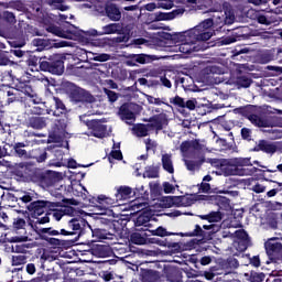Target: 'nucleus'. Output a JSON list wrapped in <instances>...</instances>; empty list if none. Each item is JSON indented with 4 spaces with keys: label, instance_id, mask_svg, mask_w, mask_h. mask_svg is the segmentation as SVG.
I'll return each mask as SVG.
<instances>
[{
    "label": "nucleus",
    "instance_id": "603ef678",
    "mask_svg": "<svg viewBox=\"0 0 282 282\" xmlns=\"http://www.w3.org/2000/svg\"><path fill=\"white\" fill-rule=\"evenodd\" d=\"M11 263L12 265H25V263H28V256L25 254L12 256Z\"/></svg>",
    "mask_w": 282,
    "mask_h": 282
},
{
    "label": "nucleus",
    "instance_id": "aec40b11",
    "mask_svg": "<svg viewBox=\"0 0 282 282\" xmlns=\"http://www.w3.org/2000/svg\"><path fill=\"white\" fill-rule=\"evenodd\" d=\"M163 272H164L166 281L183 282L184 273L182 272V269H180L177 267L164 265Z\"/></svg>",
    "mask_w": 282,
    "mask_h": 282
},
{
    "label": "nucleus",
    "instance_id": "9b49d317",
    "mask_svg": "<svg viewBox=\"0 0 282 282\" xmlns=\"http://www.w3.org/2000/svg\"><path fill=\"white\" fill-rule=\"evenodd\" d=\"M72 23L65 22L63 26H58L54 23L46 24L45 30L50 34H54V36H58L59 39H69V34H72Z\"/></svg>",
    "mask_w": 282,
    "mask_h": 282
},
{
    "label": "nucleus",
    "instance_id": "a211bd4d",
    "mask_svg": "<svg viewBox=\"0 0 282 282\" xmlns=\"http://www.w3.org/2000/svg\"><path fill=\"white\" fill-rule=\"evenodd\" d=\"M32 45L37 47L36 52H43V50H52V47H65V42L54 43V40L35 37Z\"/></svg>",
    "mask_w": 282,
    "mask_h": 282
},
{
    "label": "nucleus",
    "instance_id": "338daca9",
    "mask_svg": "<svg viewBox=\"0 0 282 282\" xmlns=\"http://www.w3.org/2000/svg\"><path fill=\"white\" fill-rule=\"evenodd\" d=\"M265 70L270 72V76H281L282 74V67L281 66H272L268 65L265 66Z\"/></svg>",
    "mask_w": 282,
    "mask_h": 282
},
{
    "label": "nucleus",
    "instance_id": "79ce46f5",
    "mask_svg": "<svg viewBox=\"0 0 282 282\" xmlns=\"http://www.w3.org/2000/svg\"><path fill=\"white\" fill-rule=\"evenodd\" d=\"M65 129H67V121H65V119H56L53 126L54 135L65 133Z\"/></svg>",
    "mask_w": 282,
    "mask_h": 282
},
{
    "label": "nucleus",
    "instance_id": "864d4df0",
    "mask_svg": "<svg viewBox=\"0 0 282 282\" xmlns=\"http://www.w3.org/2000/svg\"><path fill=\"white\" fill-rule=\"evenodd\" d=\"M225 24L232 25L235 23V11L230 8L225 9Z\"/></svg>",
    "mask_w": 282,
    "mask_h": 282
},
{
    "label": "nucleus",
    "instance_id": "a18cd8bd",
    "mask_svg": "<svg viewBox=\"0 0 282 282\" xmlns=\"http://www.w3.org/2000/svg\"><path fill=\"white\" fill-rule=\"evenodd\" d=\"M147 237L149 236L135 231L130 235V241L135 246H144V243H147Z\"/></svg>",
    "mask_w": 282,
    "mask_h": 282
},
{
    "label": "nucleus",
    "instance_id": "de8ad7c7",
    "mask_svg": "<svg viewBox=\"0 0 282 282\" xmlns=\"http://www.w3.org/2000/svg\"><path fill=\"white\" fill-rule=\"evenodd\" d=\"M236 85L238 87H242L245 89H248L252 85V79L246 75L238 76L236 79Z\"/></svg>",
    "mask_w": 282,
    "mask_h": 282
},
{
    "label": "nucleus",
    "instance_id": "680f3d73",
    "mask_svg": "<svg viewBox=\"0 0 282 282\" xmlns=\"http://www.w3.org/2000/svg\"><path fill=\"white\" fill-rule=\"evenodd\" d=\"M271 1L272 6H279L281 3V0H248L249 3H252V6H267Z\"/></svg>",
    "mask_w": 282,
    "mask_h": 282
},
{
    "label": "nucleus",
    "instance_id": "13d9d810",
    "mask_svg": "<svg viewBox=\"0 0 282 282\" xmlns=\"http://www.w3.org/2000/svg\"><path fill=\"white\" fill-rule=\"evenodd\" d=\"M85 202H88V204L90 206H93L94 208H101V199L100 196L96 197V196H85L84 197Z\"/></svg>",
    "mask_w": 282,
    "mask_h": 282
},
{
    "label": "nucleus",
    "instance_id": "a878e982",
    "mask_svg": "<svg viewBox=\"0 0 282 282\" xmlns=\"http://www.w3.org/2000/svg\"><path fill=\"white\" fill-rule=\"evenodd\" d=\"M105 17H107L109 21H120L122 19V12L116 3L108 2L105 4Z\"/></svg>",
    "mask_w": 282,
    "mask_h": 282
},
{
    "label": "nucleus",
    "instance_id": "f704fd0d",
    "mask_svg": "<svg viewBox=\"0 0 282 282\" xmlns=\"http://www.w3.org/2000/svg\"><path fill=\"white\" fill-rule=\"evenodd\" d=\"M11 45V50H10V54H13V56H17L18 58H23V56L25 54H28V52L21 50V47H24L25 42H18V41H12L10 42Z\"/></svg>",
    "mask_w": 282,
    "mask_h": 282
},
{
    "label": "nucleus",
    "instance_id": "393cba45",
    "mask_svg": "<svg viewBox=\"0 0 282 282\" xmlns=\"http://www.w3.org/2000/svg\"><path fill=\"white\" fill-rule=\"evenodd\" d=\"M148 127L150 129H155L156 131H162V129H164V124H166V122H169V119L166 118V113H159V115H154L152 117L149 118L148 120Z\"/></svg>",
    "mask_w": 282,
    "mask_h": 282
},
{
    "label": "nucleus",
    "instance_id": "39448f33",
    "mask_svg": "<svg viewBox=\"0 0 282 282\" xmlns=\"http://www.w3.org/2000/svg\"><path fill=\"white\" fill-rule=\"evenodd\" d=\"M41 72H47L54 76H63L65 72V59L59 54H53L51 56H43L41 62Z\"/></svg>",
    "mask_w": 282,
    "mask_h": 282
},
{
    "label": "nucleus",
    "instance_id": "0eeeda50",
    "mask_svg": "<svg viewBox=\"0 0 282 282\" xmlns=\"http://www.w3.org/2000/svg\"><path fill=\"white\" fill-rule=\"evenodd\" d=\"M115 197L117 202H124L126 199H131V197H135V199H144L145 197H149V193L144 191V186L133 189L127 185H121L118 187Z\"/></svg>",
    "mask_w": 282,
    "mask_h": 282
},
{
    "label": "nucleus",
    "instance_id": "f8f14e48",
    "mask_svg": "<svg viewBox=\"0 0 282 282\" xmlns=\"http://www.w3.org/2000/svg\"><path fill=\"white\" fill-rule=\"evenodd\" d=\"M122 32V25L120 23H110L107 25H104L101 28V31L91 29L89 31H86V36H105V34H120Z\"/></svg>",
    "mask_w": 282,
    "mask_h": 282
},
{
    "label": "nucleus",
    "instance_id": "09e8293b",
    "mask_svg": "<svg viewBox=\"0 0 282 282\" xmlns=\"http://www.w3.org/2000/svg\"><path fill=\"white\" fill-rule=\"evenodd\" d=\"M144 175L149 180H155V178L160 177V167L153 166V165L149 166V167H147Z\"/></svg>",
    "mask_w": 282,
    "mask_h": 282
},
{
    "label": "nucleus",
    "instance_id": "8fccbe9b",
    "mask_svg": "<svg viewBox=\"0 0 282 282\" xmlns=\"http://www.w3.org/2000/svg\"><path fill=\"white\" fill-rule=\"evenodd\" d=\"M274 61V53L272 51H267L259 56V63L261 65H268V63H272Z\"/></svg>",
    "mask_w": 282,
    "mask_h": 282
},
{
    "label": "nucleus",
    "instance_id": "c756f323",
    "mask_svg": "<svg viewBox=\"0 0 282 282\" xmlns=\"http://www.w3.org/2000/svg\"><path fill=\"white\" fill-rule=\"evenodd\" d=\"M26 65L31 67V72H41V63H43V56L34 54V52L29 53L25 61Z\"/></svg>",
    "mask_w": 282,
    "mask_h": 282
},
{
    "label": "nucleus",
    "instance_id": "2eb2a0df",
    "mask_svg": "<svg viewBox=\"0 0 282 282\" xmlns=\"http://www.w3.org/2000/svg\"><path fill=\"white\" fill-rule=\"evenodd\" d=\"M253 153H267V155H274L276 151H279V147H276V143L270 142L265 139H261L258 142H256V145L250 150Z\"/></svg>",
    "mask_w": 282,
    "mask_h": 282
},
{
    "label": "nucleus",
    "instance_id": "6ab92c4d",
    "mask_svg": "<svg viewBox=\"0 0 282 282\" xmlns=\"http://www.w3.org/2000/svg\"><path fill=\"white\" fill-rule=\"evenodd\" d=\"M220 171L225 175V177H230L232 175H246V170L226 160L221 162Z\"/></svg>",
    "mask_w": 282,
    "mask_h": 282
},
{
    "label": "nucleus",
    "instance_id": "3c124183",
    "mask_svg": "<svg viewBox=\"0 0 282 282\" xmlns=\"http://www.w3.org/2000/svg\"><path fill=\"white\" fill-rule=\"evenodd\" d=\"M205 232L210 235V241H213V239H215V235H217V232H219V226L210 224V225H204L203 226Z\"/></svg>",
    "mask_w": 282,
    "mask_h": 282
},
{
    "label": "nucleus",
    "instance_id": "774afa93",
    "mask_svg": "<svg viewBox=\"0 0 282 282\" xmlns=\"http://www.w3.org/2000/svg\"><path fill=\"white\" fill-rule=\"evenodd\" d=\"M226 265L229 269L228 272H230V270H237V268H239V260H237V258H228L226 261Z\"/></svg>",
    "mask_w": 282,
    "mask_h": 282
},
{
    "label": "nucleus",
    "instance_id": "2f4dec72",
    "mask_svg": "<svg viewBox=\"0 0 282 282\" xmlns=\"http://www.w3.org/2000/svg\"><path fill=\"white\" fill-rule=\"evenodd\" d=\"M18 91H21L24 94V96H28L29 98H36V91H34V88H32V82H19L17 84Z\"/></svg>",
    "mask_w": 282,
    "mask_h": 282
},
{
    "label": "nucleus",
    "instance_id": "9d476101",
    "mask_svg": "<svg viewBox=\"0 0 282 282\" xmlns=\"http://www.w3.org/2000/svg\"><path fill=\"white\" fill-rule=\"evenodd\" d=\"M32 111L34 115L29 117L28 127L37 131L45 129V127H47V118L41 116V113H43V109L41 107H34Z\"/></svg>",
    "mask_w": 282,
    "mask_h": 282
},
{
    "label": "nucleus",
    "instance_id": "6e6552de",
    "mask_svg": "<svg viewBox=\"0 0 282 282\" xmlns=\"http://www.w3.org/2000/svg\"><path fill=\"white\" fill-rule=\"evenodd\" d=\"M67 187L58 184V186H54L51 188V195L55 197L54 200H50L52 204V208H63V204H69L70 206H77L76 199L74 198H65V193Z\"/></svg>",
    "mask_w": 282,
    "mask_h": 282
},
{
    "label": "nucleus",
    "instance_id": "e2e57ef3",
    "mask_svg": "<svg viewBox=\"0 0 282 282\" xmlns=\"http://www.w3.org/2000/svg\"><path fill=\"white\" fill-rule=\"evenodd\" d=\"M184 98L176 95L175 97L170 98V105H173L174 107L178 109H184Z\"/></svg>",
    "mask_w": 282,
    "mask_h": 282
},
{
    "label": "nucleus",
    "instance_id": "4be33fe9",
    "mask_svg": "<svg viewBox=\"0 0 282 282\" xmlns=\"http://www.w3.org/2000/svg\"><path fill=\"white\" fill-rule=\"evenodd\" d=\"M236 239H238V248L241 252H246L250 246H252V241L250 240V236L248 231L245 229L236 230L235 232Z\"/></svg>",
    "mask_w": 282,
    "mask_h": 282
},
{
    "label": "nucleus",
    "instance_id": "a19ab883",
    "mask_svg": "<svg viewBox=\"0 0 282 282\" xmlns=\"http://www.w3.org/2000/svg\"><path fill=\"white\" fill-rule=\"evenodd\" d=\"M137 138H147L149 135V126L144 123H138L132 128Z\"/></svg>",
    "mask_w": 282,
    "mask_h": 282
},
{
    "label": "nucleus",
    "instance_id": "e433bc0d",
    "mask_svg": "<svg viewBox=\"0 0 282 282\" xmlns=\"http://www.w3.org/2000/svg\"><path fill=\"white\" fill-rule=\"evenodd\" d=\"M36 221L32 225V228L35 232V235H39V230H46L47 228H43L41 226L45 224H50V213H46L44 217H35Z\"/></svg>",
    "mask_w": 282,
    "mask_h": 282
},
{
    "label": "nucleus",
    "instance_id": "bb28decb",
    "mask_svg": "<svg viewBox=\"0 0 282 282\" xmlns=\"http://www.w3.org/2000/svg\"><path fill=\"white\" fill-rule=\"evenodd\" d=\"M90 251L94 257H98L99 259H107V257L113 254V250L107 245H95L91 247Z\"/></svg>",
    "mask_w": 282,
    "mask_h": 282
},
{
    "label": "nucleus",
    "instance_id": "1a4fd4ad",
    "mask_svg": "<svg viewBox=\"0 0 282 282\" xmlns=\"http://www.w3.org/2000/svg\"><path fill=\"white\" fill-rule=\"evenodd\" d=\"M213 32L205 31L199 24L186 32L185 43H199V41H210Z\"/></svg>",
    "mask_w": 282,
    "mask_h": 282
},
{
    "label": "nucleus",
    "instance_id": "72a5a7b5",
    "mask_svg": "<svg viewBox=\"0 0 282 282\" xmlns=\"http://www.w3.org/2000/svg\"><path fill=\"white\" fill-rule=\"evenodd\" d=\"M184 12H186V10H184L183 8L174 9L173 11L167 12V13L160 12L158 14L156 19H158V21H173V19L184 14Z\"/></svg>",
    "mask_w": 282,
    "mask_h": 282
},
{
    "label": "nucleus",
    "instance_id": "b1692460",
    "mask_svg": "<svg viewBox=\"0 0 282 282\" xmlns=\"http://www.w3.org/2000/svg\"><path fill=\"white\" fill-rule=\"evenodd\" d=\"M140 107L138 104H123L119 108V116L121 120H135V112L134 109Z\"/></svg>",
    "mask_w": 282,
    "mask_h": 282
},
{
    "label": "nucleus",
    "instance_id": "49530a36",
    "mask_svg": "<svg viewBox=\"0 0 282 282\" xmlns=\"http://www.w3.org/2000/svg\"><path fill=\"white\" fill-rule=\"evenodd\" d=\"M251 124H254V127L259 128H268L270 127V121L263 117H259V115H256L251 120Z\"/></svg>",
    "mask_w": 282,
    "mask_h": 282
},
{
    "label": "nucleus",
    "instance_id": "7c9ffc66",
    "mask_svg": "<svg viewBox=\"0 0 282 282\" xmlns=\"http://www.w3.org/2000/svg\"><path fill=\"white\" fill-rule=\"evenodd\" d=\"M162 274L160 271H155L153 269H142L141 271V280L142 282H160Z\"/></svg>",
    "mask_w": 282,
    "mask_h": 282
},
{
    "label": "nucleus",
    "instance_id": "052dcab7",
    "mask_svg": "<svg viewBox=\"0 0 282 282\" xmlns=\"http://www.w3.org/2000/svg\"><path fill=\"white\" fill-rule=\"evenodd\" d=\"M8 99L7 102L8 105H12V102H19V98H21V96H19V89L15 90H9L7 93Z\"/></svg>",
    "mask_w": 282,
    "mask_h": 282
},
{
    "label": "nucleus",
    "instance_id": "423d86ee",
    "mask_svg": "<svg viewBox=\"0 0 282 282\" xmlns=\"http://www.w3.org/2000/svg\"><path fill=\"white\" fill-rule=\"evenodd\" d=\"M264 250L271 263H282V238L271 237L264 242Z\"/></svg>",
    "mask_w": 282,
    "mask_h": 282
},
{
    "label": "nucleus",
    "instance_id": "5701e85b",
    "mask_svg": "<svg viewBox=\"0 0 282 282\" xmlns=\"http://www.w3.org/2000/svg\"><path fill=\"white\" fill-rule=\"evenodd\" d=\"M180 237H202L200 240H198V243H208L210 241V234H207L206 230L202 229V226L196 225L195 229L189 232H180Z\"/></svg>",
    "mask_w": 282,
    "mask_h": 282
},
{
    "label": "nucleus",
    "instance_id": "0e129e2a",
    "mask_svg": "<svg viewBox=\"0 0 282 282\" xmlns=\"http://www.w3.org/2000/svg\"><path fill=\"white\" fill-rule=\"evenodd\" d=\"M240 135L246 142H252V129L246 127L241 128Z\"/></svg>",
    "mask_w": 282,
    "mask_h": 282
},
{
    "label": "nucleus",
    "instance_id": "ddd939ff",
    "mask_svg": "<svg viewBox=\"0 0 282 282\" xmlns=\"http://www.w3.org/2000/svg\"><path fill=\"white\" fill-rule=\"evenodd\" d=\"M37 180L42 188H54V186H58V173L54 171H46L39 174Z\"/></svg>",
    "mask_w": 282,
    "mask_h": 282
},
{
    "label": "nucleus",
    "instance_id": "5fc2aeb1",
    "mask_svg": "<svg viewBox=\"0 0 282 282\" xmlns=\"http://www.w3.org/2000/svg\"><path fill=\"white\" fill-rule=\"evenodd\" d=\"M241 40V35L235 33L232 35H228L221 40V45H231V43H237V41Z\"/></svg>",
    "mask_w": 282,
    "mask_h": 282
},
{
    "label": "nucleus",
    "instance_id": "bf43d9fd",
    "mask_svg": "<svg viewBox=\"0 0 282 282\" xmlns=\"http://www.w3.org/2000/svg\"><path fill=\"white\" fill-rule=\"evenodd\" d=\"M209 224H217L219 221H221V219H224V215L221 214V212H212L208 214Z\"/></svg>",
    "mask_w": 282,
    "mask_h": 282
},
{
    "label": "nucleus",
    "instance_id": "ea45409f",
    "mask_svg": "<svg viewBox=\"0 0 282 282\" xmlns=\"http://www.w3.org/2000/svg\"><path fill=\"white\" fill-rule=\"evenodd\" d=\"M161 162L164 171H166L170 174L175 173V167H173V160L171 159V154H163Z\"/></svg>",
    "mask_w": 282,
    "mask_h": 282
},
{
    "label": "nucleus",
    "instance_id": "58836bf2",
    "mask_svg": "<svg viewBox=\"0 0 282 282\" xmlns=\"http://www.w3.org/2000/svg\"><path fill=\"white\" fill-rule=\"evenodd\" d=\"M246 281L249 282H265V273L263 272H257V271H250L243 274Z\"/></svg>",
    "mask_w": 282,
    "mask_h": 282
},
{
    "label": "nucleus",
    "instance_id": "c9c22d12",
    "mask_svg": "<svg viewBox=\"0 0 282 282\" xmlns=\"http://www.w3.org/2000/svg\"><path fill=\"white\" fill-rule=\"evenodd\" d=\"M149 234L144 232L145 237H171V235L173 236H180V234H175V232H169L166 230V228L160 226L156 229H149L148 230Z\"/></svg>",
    "mask_w": 282,
    "mask_h": 282
},
{
    "label": "nucleus",
    "instance_id": "dca6fc26",
    "mask_svg": "<svg viewBox=\"0 0 282 282\" xmlns=\"http://www.w3.org/2000/svg\"><path fill=\"white\" fill-rule=\"evenodd\" d=\"M152 217L150 212L141 213L134 221L137 232H149Z\"/></svg>",
    "mask_w": 282,
    "mask_h": 282
},
{
    "label": "nucleus",
    "instance_id": "6e6d98bb",
    "mask_svg": "<svg viewBox=\"0 0 282 282\" xmlns=\"http://www.w3.org/2000/svg\"><path fill=\"white\" fill-rule=\"evenodd\" d=\"M161 246H164L165 248H171L172 250H174V252H180V250H182V246H180V242H173L169 239L163 240Z\"/></svg>",
    "mask_w": 282,
    "mask_h": 282
},
{
    "label": "nucleus",
    "instance_id": "20e7f679",
    "mask_svg": "<svg viewBox=\"0 0 282 282\" xmlns=\"http://www.w3.org/2000/svg\"><path fill=\"white\" fill-rule=\"evenodd\" d=\"M32 195L30 193L24 194L22 197L17 198L18 205L20 208H26L31 215V217H41L47 208H52L53 205L50 200H33Z\"/></svg>",
    "mask_w": 282,
    "mask_h": 282
},
{
    "label": "nucleus",
    "instance_id": "cd10ccee",
    "mask_svg": "<svg viewBox=\"0 0 282 282\" xmlns=\"http://www.w3.org/2000/svg\"><path fill=\"white\" fill-rule=\"evenodd\" d=\"M51 102L52 106H50V111H53V116L58 117L67 113V107H65V104L61 98L53 96Z\"/></svg>",
    "mask_w": 282,
    "mask_h": 282
},
{
    "label": "nucleus",
    "instance_id": "473e14b6",
    "mask_svg": "<svg viewBox=\"0 0 282 282\" xmlns=\"http://www.w3.org/2000/svg\"><path fill=\"white\" fill-rule=\"evenodd\" d=\"M99 199H101V210H108L110 215H113V210H110L109 208L117 206L119 200L116 199V196L115 198H111L101 194L99 195Z\"/></svg>",
    "mask_w": 282,
    "mask_h": 282
},
{
    "label": "nucleus",
    "instance_id": "4468645a",
    "mask_svg": "<svg viewBox=\"0 0 282 282\" xmlns=\"http://www.w3.org/2000/svg\"><path fill=\"white\" fill-rule=\"evenodd\" d=\"M50 230H56V229H54V227H47V229H37V236L42 241H45L46 243H48L50 246H54L55 248L64 246L63 240L58 238H52V237H58L59 234H51Z\"/></svg>",
    "mask_w": 282,
    "mask_h": 282
},
{
    "label": "nucleus",
    "instance_id": "f257e3e1",
    "mask_svg": "<svg viewBox=\"0 0 282 282\" xmlns=\"http://www.w3.org/2000/svg\"><path fill=\"white\" fill-rule=\"evenodd\" d=\"M101 224L107 226L108 229L95 228L87 229V232H91V236L95 239H113L116 235H122V230H124V219L118 216H111L107 214H102L100 217Z\"/></svg>",
    "mask_w": 282,
    "mask_h": 282
},
{
    "label": "nucleus",
    "instance_id": "4c0bfd02",
    "mask_svg": "<svg viewBox=\"0 0 282 282\" xmlns=\"http://www.w3.org/2000/svg\"><path fill=\"white\" fill-rule=\"evenodd\" d=\"M240 113L247 118V120L253 119L259 113V107L253 105H248L243 108H240Z\"/></svg>",
    "mask_w": 282,
    "mask_h": 282
},
{
    "label": "nucleus",
    "instance_id": "7ed1b4c3",
    "mask_svg": "<svg viewBox=\"0 0 282 282\" xmlns=\"http://www.w3.org/2000/svg\"><path fill=\"white\" fill-rule=\"evenodd\" d=\"M61 89L68 96L69 102L75 105V107H89V105L96 102V97H94L89 90L76 86L74 83L63 82Z\"/></svg>",
    "mask_w": 282,
    "mask_h": 282
},
{
    "label": "nucleus",
    "instance_id": "37998d69",
    "mask_svg": "<svg viewBox=\"0 0 282 282\" xmlns=\"http://www.w3.org/2000/svg\"><path fill=\"white\" fill-rule=\"evenodd\" d=\"M192 261L193 263H195V268L199 270L202 265H210V263H213V257L203 256L198 258H192Z\"/></svg>",
    "mask_w": 282,
    "mask_h": 282
},
{
    "label": "nucleus",
    "instance_id": "4d7b16f0",
    "mask_svg": "<svg viewBox=\"0 0 282 282\" xmlns=\"http://www.w3.org/2000/svg\"><path fill=\"white\" fill-rule=\"evenodd\" d=\"M267 224L269 228H271L272 230H276L279 228V216L276 214H271L268 217Z\"/></svg>",
    "mask_w": 282,
    "mask_h": 282
},
{
    "label": "nucleus",
    "instance_id": "c03bdc74",
    "mask_svg": "<svg viewBox=\"0 0 282 282\" xmlns=\"http://www.w3.org/2000/svg\"><path fill=\"white\" fill-rule=\"evenodd\" d=\"M48 281H56V274H54V273H51V274L42 273L37 278H33L31 280H20L18 282H48Z\"/></svg>",
    "mask_w": 282,
    "mask_h": 282
},
{
    "label": "nucleus",
    "instance_id": "f03ea898",
    "mask_svg": "<svg viewBox=\"0 0 282 282\" xmlns=\"http://www.w3.org/2000/svg\"><path fill=\"white\" fill-rule=\"evenodd\" d=\"M87 230H91V226L87 219L83 217L73 218L65 225L56 227L55 230L48 229L51 235H61L62 237H73L70 241L76 243L80 237L87 235Z\"/></svg>",
    "mask_w": 282,
    "mask_h": 282
},
{
    "label": "nucleus",
    "instance_id": "c85d7f7f",
    "mask_svg": "<svg viewBox=\"0 0 282 282\" xmlns=\"http://www.w3.org/2000/svg\"><path fill=\"white\" fill-rule=\"evenodd\" d=\"M48 214L55 218V221H61L65 215L74 213V209L70 206H64L58 209V207H48Z\"/></svg>",
    "mask_w": 282,
    "mask_h": 282
},
{
    "label": "nucleus",
    "instance_id": "69168bd1",
    "mask_svg": "<svg viewBox=\"0 0 282 282\" xmlns=\"http://www.w3.org/2000/svg\"><path fill=\"white\" fill-rule=\"evenodd\" d=\"M264 282H282V270L273 271Z\"/></svg>",
    "mask_w": 282,
    "mask_h": 282
},
{
    "label": "nucleus",
    "instance_id": "412c9836",
    "mask_svg": "<svg viewBox=\"0 0 282 282\" xmlns=\"http://www.w3.org/2000/svg\"><path fill=\"white\" fill-rule=\"evenodd\" d=\"M147 63H151V57L148 54H129L126 56V65H128V67L147 65Z\"/></svg>",
    "mask_w": 282,
    "mask_h": 282
},
{
    "label": "nucleus",
    "instance_id": "f3484780",
    "mask_svg": "<svg viewBox=\"0 0 282 282\" xmlns=\"http://www.w3.org/2000/svg\"><path fill=\"white\" fill-rule=\"evenodd\" d=\"M87 127L93 138H98L99 140L107 138V124H104L100 120H91Z\"/></svg>",
    "mask_w": 282,
    "mask_h": 282
}]
</instances>
